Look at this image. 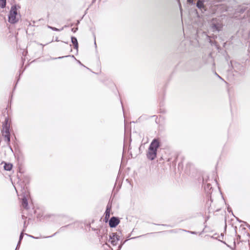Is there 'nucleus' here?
Listing matches in <instances>:
<instances>
[{"label":"nucleus","mask_w":250,"mask_h":250,"mask_svg":"<svg viewBox=\"0 0 250 250\" xmlns=\"http://www.w3.org/2000/svg\"><path fill=\"white\" fill-rule=\"evenodd\" d=\"M21 6L19 5L14 4L12 5L8 14V21L11 24H15L19 21L17 9H20Z\"/></svg>","instance_id":"obj_1"},{"label":"nucleus","mask_w":250,"mask_h":250,"mask_svg":"<svg viewBox=\"0 0 250 250\" xmlns=\"http://www.w3.org/2000/svg\"><path fill=\"white\" fill-rule=\"evenodd\" d=\"M230 63L232 68L239 75L242 76L245 74V68L243 65L238 62L233 61H230Z\"/></svg>","instance_id":"obj_2"},{"label":"nucleus","mask_w":250,"mask_h":250,"mask_svg":"<svg viewBox=\"0 0 250 250\" xmlns=\"http://www.w3.org/2000/svg\"><path fill=\"white\" fill-rule=\"evenodd\" d=\"M160 146V142L158 138H154L151 141L148 149L157 152L158 148Z\"/></svg>","instance_id":"obj_3"},{"label":"nucleus","mask_w":250,"mask_h":250,"mask_svg":"<svg viewBox=\"0 0 250 250\" xmlns=\"http://www.w3.org/2000/svg\"><path fill=\"white\" fill-rule=\"evenodd\" d=\"M108 221L109 226L111 228H115L120 224V219L118 217L112 216L108 220Z\"/></svg>","instance_id":"obj_4"},{"label":"nucleus","mask_w":250,"mask_h":250,"mask_svg":"<svg viewBox=\"0 0 250 250\" xmlns=\"http://www.w3.org/2000/svg\"><path fill=\"white\" fill-rule=\"evenodd\" d=\"M8 118L6 117L4 123L2 124L3 134H10V125L8 124Z\"/></svg>","instance_id":"obj_5"},{"label":"nucleus","mask_w":250,"mask_h":250,"mask_svg":"<svg viewBox=\"0 0 250 250\" xmlns=\"http://www.w3.org/2000/svg\"><path fill=\"white\" fill-rule=\"evenodd\" d=\"M205 190L207 193V196L208 198H210V200L211 202H212V199H211V194L212 193V188L211 185L210 184H207L205 186Z\"/></svg>","instance_id":"obj_6"},{"label":"nucleus","mask_w":250,"mask_h":250,"mask_svg":"<svg viewBox=\"0 0 250 250\" xmlns=\"http://www.w3.org/2000/svg\"><path fill=\"white\" fill-rule=\"evenodd\" d=\"M204 1H205L203 0H198L196 4V7L200 10L203 13L207 10V8L204 4Z\"/></svg>","instance_id":"obj_7"},{"label":"nucleus","mask_w":250,"mask_h":250,"mask_svg":"<svg viewBox=\"0 0 250 250\" xmlns=\"http://www.w3.org/2000/svg\"><path fill=\"white\" fill-rule=\"evenodd\" d=\"M157 152L148 148V151L146 153V157L149 160H154L157 156Z\"/></svg>","instance_id":"obj_8"},{"label":"nucleus","mask_w":250,"mask_h":250,"mask_svg":"<svg viewBox=\"0 0 250 250\" xmlns=\"http://www.w3.org/2000/svg\"><path fill=\"white\" fill-rule=\"evenodd\" d=\"M211 27L213 32H219L220 30H221L222 28L221 25L219 23H212L211 25Z\"/></svg>","instance_id":"obj_9"},{"label":"nucleus","mask_w":250,"mask_h":250,"mask_svg":"<svg viewBox=\"0 0 250 250\" xmlns=\"http://www.w3.org/2000/svg\"><path fill=\"white\" fill-rule=\"evenodd\" d=\"M248 9V7H247L245 5H243L240 6L239 7H238L237 9V12L240 13H243L246 11H248L249 10Z\"/></svg>","instance_id":"obj_10"},{"label":"nucleus","mask_w":250,"mask_h":250,"mask_svg":"<svg viewBox=\"0 0 250 250\" xmlns=\"http://www.w3.org/2000/svg\"><path fill=\"white\" fill-rule=\"evenodd\" d=\"M21 205L24 208H26V209H27L28 208V201H27V198H26V197L24 196L22 199V201H21Z\"/></svg>","instance_id":"obj_11"},{"label":"nucleus","mask_w":250,"mask_h":250,"mask_svg":"<svg viewBox=\"0 0 250 250\" xmlns=\"http://www.w3.org/2000/svg\"><path fill=\"white\" fill-rule=\"evenodd\" d=\"M13 165L10 163H4V169L7 171H10L12 169Z\"/></svg>","instance_id":"obj_12"},{"label":"nucleus","mask_w":250,"mask_h":250,"mask_svg":"<svg viewBox=\"0 0 250 250\" xmlns=\"http://www.w3.org/2000/svg\"><path fill=\"white\" fill-rule=\"evenodd\" d=\"M110 211L105 210L104 212V222H107L110 218Z\"/></svg>","instance_id":"obj_13"},{"label":"nucleus","mask_w":250,"mask_h":250,"mask_svg":"<svg viewBox=\"0 0 250 250\" xmlns=\"http://www.w3.org/2000/svg\"><path fill=\"white\" fill-rule=\"evenodd\" d=\"M4 137V141L6 142L7 145L9 146L10 142V134H2Z\"/></svg>","instance_id":"obj_14"},{"label":"nucleus","mask_w":250,"mask_h":250,"mask_svg":"<svg viewBox=\"0 0 250 250\" xmlns=\"http://www.w3.org/2000/svg\"><path fill=\"white\" fill-rule=\"evenodd\" d=\"M116 236V232H112L109 235V241L115 239Z\"/></svg>","instance_id":"obj_15"},{"label":"nucleus","mask_w":250,"mask_h":250,"mask_svg":"<svg viewBox=\"0 0 250 250\" xmlns=\"http://www.w3.org/2000/svg\"><path fill=\"white\" fill-rule=\"evenodd\" d=\"M6 0H0V7L1 8H4L6 7Z\"/></svg>","instance_id":"obj_16"},{"label":"nucleus","mask_w":250,"mask_h":250,"mask_svg":"<svg viewBox=\"0 0 250 250\" xmlns=\"http://www.w3.org/2000/svg\"><path fill=\"white\" fill-rule=\"evenodd\" d=\"M71 42L73 44L78 43L77 38L75 37L72 36L71 38Z\"/></svg>","instance_id":"obj_17"},{"label":"nucleus","mask_w":250,"mask_h":250,"mask_svg":"<svg viewBox=\"0 0 250 250\" xmlns=\"http://www.w3.org/2000/svg\"><path fill=\"white\" fill-rule=\"evenodd\" d=\"M66 57H72V58L75 59L76 60H77L76 58L73 55H67V56H62V57H58V58H55L54 59H61L64 58H66Z\"/></svg>","instance_id":"obj_18"},{"label":"nucleus","mask_w":250,"mask_h":250,"mask_svg":"<svg viewBox=\"0 0 250 250\" xmlns=\"http://www.w3.org/2000/svg\"><path fill=\"white\" fill-rule=\"evenodd\" d=\"M127 240H126L124 241H121L120 245L118 247V249L117 250H121L123 246L125 244V243L127 241Z\"/></svg>","instance_id":"obj_19"},{"label":"nucleus","mask_w":250,"mask_h":250,"mask_svg":"<svg viewBox=\"0 0 250 250\" xmlns=\"http://www.w3.org/2000/svg\"><path fill=\"white\" fill-rule=\"evenodd\" d=\"M48 27L50 29H51L53 31H61L62 30L63 28H62L61 29H58L56 27H52V26H48Z\"/></svg>","instance_id":"obj_20"},{"label":"nucleus","mask_w":250,"mask_h":250,"mask_svg":"<svg viewBox=\"0 0 250 250\" xmlns=\"http://www.w3.org/2000/svg\"><path fill=\"white\" fill-rule=\"evenodd\" d=\"M179 230H182L183 231H185V232H188V233H189L192 234H197V232H195V231H189V230H187L183 229H180Z\"/></svg>","instance_id":"obj_21"},{"label":"nucleus","mask_w":250,"mask_h":250,"mask_svg":"<svg viewBox=\"0 0 250 250\" xmlns=\"http://www.w3.org/2000/svg\"><path fill=\"white\" fill-rule=\"evenodd\" d=\"M111 208H112L111 203H110L109 202H108L107 205V206H106V209L105 210L110 211L111 209Z\"/></svg>","instance_id":"obj_22"},{"label":"nucleus","mask_w":250,"mask_h":250,"mask_svg":"<svg viewBox=\"0 0 250 250\" xmlns=\"http://www.w3.org/2000/svg\"><path fill=\"white\" fill-rule=\"evenodd\" d=\"M118 242V241H116V239H115L112 240V241H110V243H111L113 246H116V245H117Z\"/></svg>","instance_id":"obj_23"},{"label":"nucleus","mask_w":250,"mask_h":250,"mask_svg":"<svg viewBox=\"0 0 250 250\" xmlns=\"http://www.w3.org/2000/svg\"><path fill=\"white\" fill-rule=\"evenodd\" d=\"M24 236V234L23 233V231H22L21 234H20V237H19V241L21 242V241L22 240V238H23V237Z\"/></svg>","instance_id":"obj_24"},{"label":"nucleus","mask_w":250,"mask_h":250,"mask_svg":"<svg viewBox=\"0 0 250 250\" xmlns=\"http://www.w3.org/2000/svg\"><path fill=\"white\" fill-rule=\"evenodd\" d=\"M179 229H171V230H169V232L170 233H177V232H178L179 231H180Z\"/></svg>","instance_id":"obj_25"},{"label":"nucleus","mask_w":250,"mask_h":250,"mask_svg":"<svg viewBox=\"0 0 250 250\" xmlns=\"http://www.w3.org/2000/svg\"><path fill=\"white\" fill-rule=\"evenodd\" d=\"M73 46H74V49H75L77 50V52H78V47H79V44L77 43V44H73Z\"/></svg>","instance_id":"obj_26"},{"label":"nucleus","mask_w":250,"mask_h":250,"mask_svg":"<svg viewBox=\"0 0 250 250\" xmlns=\"http://www.w3.org/2000/svg\"><path fill=\"white\" fill-rule=\"evenodd\" d=\"M187 2L188 3L193 5L194 4V0H187Z\"/></svg>","instance_id":"obj_27"},{"label":"nucleus","mask_w":250,"mask_h":250,"mask_svg":"<svg viewBox=\"0 0 250 250\" xmlns=\"http://www.w3.org/2000/svg\"><path fill=\"white\" fill-rule=\"evenodd\" d=\"M78 30V27H76V28H72L71 29V31L74 32V33H75L77 30Z\"/></svg>","instance_id":"obj_28"},{"label":"nucleus","mask_w":250,"mask_h":250,"mask_svg":"<svg viewBox=\"0 0 250 250\" xmlns=\"http://www.w3.org/2000/svg\"><path fill=\"white\" fill-rule=\"evenodd\" d=\"M115 239L116 241H119L120 240V236L116 233V236L115 237Z\"/></svg>","instance_id":"obj_29"},{"label":"nucleus","mask_w":250,"mask_h":250,"mask_svg":"<svg viewBox=\"0 0 250 250\" xmlns=\"http://www.w3.org/2000/svg\"><path fill=\"white\" fill-rule=\"evenodd\" d=\"M21 242L19 241L18 244H17V247H16V250H17V249H18L20 247V245H21Z\"/></svg>","instance_id":"obj_30"},{"label":"nucleus","mask_w":250,"mask_h":250,"mask_svg":"<svg viewBox=\"0 0 250 250\" xmlns=\"http://www.w3.org/2000/svg\"><path fill=\"white\" fill-rule=\"evenodd\" d=\"M154 224L156 225H160V224ZM161 225L164 226H168V227H173V226H169V225H166V224H161Z\"/></svg>","instance_id":"obj_31"},{"label":"nucleus","mask_w":250,"mask_h":250,"mask_svg":"<svg viewBox=\"0 0 250 250\" xmlns=\"http://www.w3.org/2000/svg\"><path fill=\"white\" fill-rule=\"evenodd\" d=\"M26 235H27V236H29V237H30L31 238H34V239H37L38 238V237H34V236H33L32 235H28L27 234H26Z\"/></svg>","instance_id":"obj_32"},{"label":"nucleus","mask_w":250,"mask_h":250,"mask_svg":"<svg viewBox=\"0 0 250 250\" xmlns=\"http://www.w3.org/2000/svg\"><path fill=\"white\" fill-rule=\"evenodd\" d=\"M178 2L179 7V8H181L182 7L181 2L180 1V0H178Z\"/></svg>","instance_id":"obj_33"},{"label":"nucleus","mask_w":250,"mask_h":250,"mask_svg":"<svg viewBox=\"0 0 250 250\" xmlns=\"http://www.w3.org/2000/svg\"><path fill=\"white\" fill-rule=\"evenodd\" d=\"M76 61H77V62H78L80 64H81V65L83 66L84 67H85L84 65H83V64L81 62H80V61L77 60Z\"/></svg>","instance_id":"obj_34"},{"label":"nucleus","mask_w":250,"mask_h":250,"mask_svg":"<svg viewBox=\"0 0 250 250\" xmlns=\"http://www.w3.org/2000/svg\"><path fill=\"white\" fill-rule=\"evenodd\" d=\"M215 74L219 78H220V79H222V78L216 73L215 72Z\"/></svg>","instance_id":"obj_35"},{"label":"nucleus","mask_w":250,"mask_h":250,"mask_svg":"<svg viewBox=\"0 0 250 250\" xmlns=\"http://www.w3.org/2000/svg\"><path fill=\"white\" fill-rule=\"evenodd\" d=\"M229 56H228V55H227L226 57V60L228 61L229 60Z\"/></svg>","instance_id":"obj_36"},{"label":"nucleus","mask_w":250,"mask_h":250,"mask_svg":"<svg viewBox=\"0 0 250 250\" xmlns=\"http://www.w3.org/2000/svg\"><path fill=\"white\" fill-rule=\"evenodd\" d=\"M228 211L229 212L232 211L231 209L229 207H228Z\"/></svg>","instance_id":"obj_37"},{"label":"nucleus","mask_w":250,"mask_h":250,"mask_svg":"<svg viewBox=\"0 0 250 250\" xmlns=\"http://www.w3.org/2000/svg\"><path fill=\"white\" fill-rule=\"evenodd\" d=\"M9 146V147L10 149L11 150V151H12V152H13V149H12V147H11V146H10V144H9V146Z\"/></svg>","instance_id":"obj_38"},{"label":"nucleus","mask_w":250,"mask_h":250,"mask_svg":"<svg viewBox=\"0 0 250 250\" xmlns=\"http://www.w3.org/2000/svg\"><path fill=\"white\" fill-rule=\"evenodd\" d=\"M180 12H181V16H182V11H183V9H182V7L181 8H180Z\"/></svg>","instance_id":"obj_39"},{"label":"nucleus","mask_w":250,"mask_h":250,"mask_svg":"<svg viewBox=\"0 0 250 250\" xmlns=\"http://www.w3.org/2000/svg\"><path fill=\"white\" fill-rule=\"evenodd\" d=\"M57 233V232L54 233L51 236H48V237H46V238H49V237H52L53 236H54L55 235H56V234Z\"/></svg>","instance_id":"obj_40"},{"label":"nucleus","mask_w":250,"mask_h":250,"mask_svg":"<svg viewBox=\"0 0 250 250\" xmlns=\"http://www.w3.org/2000/svg\"><path fill=\"white\" fill-rule=\"evenodd\" d=\"M209 201H210V198H208V202H209ZM211 203H212V202H210V203H209V206H211ZM207 204H208V202H207Z\"/></svg>","instance_id":"obj_41"},{"label":"nucleus","mask_w":250,"mask_h":250,"mask_svg":"<svg viewBox=\"0 0 250 250\" xmlns=\"http://www.w3.org/2000/svg\"><path fill=\"white\" fill-rule=\"evenodd\" d=\"M220 237H222V238H223L224 234L222 233L221 234V235H220Z\"/></svg>","instance_id":"obj_42"},{"label":"nucleus","mask_w":250,"mask_h":250,"mask_svg":"<svg viewBox=\"0 0 250 250\" xmlns=\"http://www.w3.org/2000/svg\"><path fill=\"white\" fill-rule=\"evenodd\" d=\"M94 39H95L94 44H95V46H96V40H95L96 37H95V36H94Z\"/></svg>","instance_id":"obj_43"},{"label":"nucleus","mask_w":250,"mask_h":250,"mask_svg":"<svg viewBox=\"0 0 250 250\" xmlns=\"http://www.w3.org/2000/svg\"><path fill=\"white\" fill-rule=\"evenodd\" d=\"M55 41H56V42H59V40H58V37H57V38H56V39H55Z\"/></svg>","instance_id":"obj_44"},{"label":"nucleus","mask_w":250,"mask_h":250,"mask_svg":"<svg viewBox=\"0 0 250 250\" xmlns=\"http://www.w3.org/2000/svg\"><path fill=\"white\" fill-rule=\"evenodd\" d=\"M79 23H80V21H77L76 25H78Z\"/></svg>","instance_id":"obj_45"},{"label":"nucleus","mask_w":250,"mask_h":250,"mask_svg":"<svg viewBox=\"0 0 250 250\" xmlns=\"http://www.w3.org/2000/svg\"><path fill=\"white\" fill-rule=\"evenodd\" d=\"M141 236H140V237H141ZM138 237H139V236H138ZM136 238H137V237H134L131 238V239H135Z\"/></svg>","instance_id":"obj_46"},{"label":"nucleus","mask_w":250,"mask_h":250,"mask_svg":"<svg viewBox=\"0 0 250 250\" xmlns=\"http://www.w3.org/2000/svg\"><path fill=\"white\" fill-rule=\"evenodd\" d=\"M26 224V222H25V221H24V227H26V226H25L26 224Z\"/></svg>","instance_id":"obj_47"},{"label":"nucleus","mask_w":250,"mask_h":250,"mask_svg":"<svg viewBox=\"0 0 250 250\" xmlns=\"http://www.w3.org/2000/svg\"><path fill=\"white\" fill-rule=\"evenodd\" d=\"M211 237L212 238L216 239V238H215L214 236H211Z\"/></svg>","instance_id":"obj_48"},{"label":"nucleus","mask_w":250,"mask_h":250,"mask_svg":"<svg viewBox=\"0 0 250 250\" xmlns=\"http://www.w3.org/2000/svg\"><path fill=\"white\" fill-rule=\"evenodd\" d=\"M223 243L225 244H226V242H224V241H221Z\"/></svg>","instance_id":"obj_49"},{"label":"nucleus","mask_w":250,"mask_h":250,"mask_svg":"<svg viewBox=\"0 0 250 250\" xmlns=\"http://www.w3.org/2000/svg\"><path fill=\"white\" fill-rule=\"evenodd\" d=\"M247 226L248 227H250V226L249 225L247 224Z\"/></svg>","instance_id":"obj_50"},{"label":"nucleus","mask_w":250,"mask_h":250,"mask_svg":"<svg viewBox=\"0 0 250 250\" xmlns=\"http://www.w3.org/2000/svg\"><path fill=\"white\" fill-rule=\"evenodd\" d=\"M49 13H48V14H47V17H49Z\"/></svg>","instance_id":"obj_51"},{"label":"nucleus","mask_w":250,"mask_h":250,"mask_svg":"<svg viewBox=\"0 0 250 250\" xmlns=\"http://www.w3.org/2000/svg\"><path fill=\"white\" fill-rule=\"evenodd\" d=\"M73 25V23H72V24L70 25V26H72Z\"/></svg>","instance_id":"obj_52"},{"label":"nucleus","mask_w":250,"mask_h":250,"mask_svg":"<svg viewBox=\"0 0 250 250\" xmlns=\"http://www.w3.org/2000/svg\"><path fill=\"white\" fill-rule=\"evenodd\" d=\"M64 42V43H68V42Z\"/></svg>","instance_id":"obj_53"},{"label":"nucleus","mask_w":250,"mask_h":250,"mask_svg":"<svg viewBox=\"0 0 250 250\" xmlns=\"http://www.w3.org/2000/svg\"><path fill=\"white\" fill-rule=\"evenodd\" d=\"M105 245H108V246L110 247V246H109V245H108L107 243H105Z\"/></svg>","instance_id":"obj_54"},{"label":"nucleus","mask_w":250,"mask_h":250,"mask_svg":"<svg viewBox=\"0 0 250 250\" xmlns=\"http://www.w3.org/2000/svg\"><path fill=\"white\" fill-rule=\"evenodd\" d=\"M122 108H124V107H123V105H122ZM123 109L124 110V109Z\"/></svg>","instance_id":"obj_55"}]
</instances>
